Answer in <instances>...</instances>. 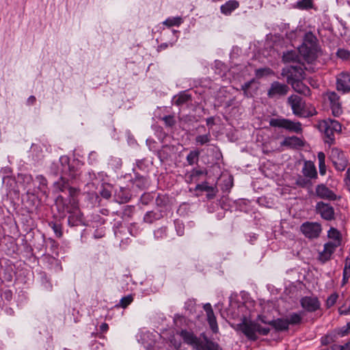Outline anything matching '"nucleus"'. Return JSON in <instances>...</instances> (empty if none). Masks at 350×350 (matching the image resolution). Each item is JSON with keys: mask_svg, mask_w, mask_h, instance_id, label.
Segmentation results:
<instances>
[{"mask_svg": "<svg viewBox=\"0 0 350 350\" xmlns=\"http://www.w3.org/2000/svg\"><path fill=\"white\" fill-rule=\"evenodd\" d=\"M180 336L185 343L191 346L196 350H222L217 342L209 340L204 334L201 335L203 340L197 337L192 332L186 329L181 330Z\"/></svg>", "mask_w": 350, "mask_h": 350, "instance_id": "nucleus-1", "label": "nucleus"}, {"mask_svg": "<svg viewBox=\"0 0 350 350\" xmlns=\"http://www.w3.org/2000/svg\"><path fill=\"white\" fill-rule=\"evenodd\" d=\"M287 104L291 107L293 113L300 118L312 117L317 114L315 108L307 107L305 100L297 94H292L287 98Z\"/></svg>", "mask_w": 350, "mask_h": 350, "instance_id": "nucleus-2", "label": "nucleus"}, {"mask_svg": "<svg viewBox=\"0 0 350 350\" xmlns=\"http://www.w3.org/2000/svg\"><path fill=\"white\" fill-rule=\"evenodd\" d=\"M318 51V40L317 37L311 32L306 33L301 46L299 49V52L304 57L307 62H311L317 58Z\"/></svg>", "mask_w": 350, "mask_h": 350, "instance_id": "nucleus-3", "label": "nucleus"}, {"mask_svg": "<svg viewBox=\"0 0 350 350\" xmlns=\"http://www.w3.org/2000/svg\"><path fill=\"white\" fill-rule=\"evenodd\" d=\"M319 129L324 133L325 143L331 146L335 142V134L341 132L342 126L338 121L327 118L319 122Z\"/></svg>", "mask_w": 350, "mask_h": 350, "instance_id": "nucleus-4", "label": "nucleus"}, {"mask_svg": "<svg viewBox=\"0 0 350 350\" xmlns=\"http://www.w3.org/2000/svg\"><path fill=\"white\" fill-rule=\"evenodd\" d=\"M62 211L69 214L68 224L70 226H79L83 224V215L78 203L74 199H70L68 202H63Z\"/></svg>", "mask_w": 350, "mask_h": 350, "instance_id": "nucleus-5", "label": "nucleus"}, {"mask_svg": "<svg viewBox=\"0 0 350 350\" xmlns=\"http://www.w3.org/2000/svg\"><path fill=\"white\" fill-rule=\"evenodd\" d=\"M60 161L62 163H67V166H64L62 170L63 175L54 183V187L57 191L63 192L67 189L70 185L68 179L64 177V175L68 174L70 178L73 179L75 178L77 173L75 167L70 165L68 157H61Z\"/></svg>", "mask_w": 350, "mask_h": 350, "instance_id": "nucleus-6", "label": "nucleus"}, {"mask_svg": "<svg viewBox=\"0 0 350 350\" xmlns=\"http://www.w3.org/2000/svg\"><path fill=\"white\" fill-rule=\"evenodd\" d=\"M269 125L272 127L282 128L289 132L301 133L303 129L301 122H294L284 118H271L269 120Z\"/></svg>", "mask_w": 350, "mask_h": 350, "instance_id": "nucleus-7", "label": "nucleus"}, {"mask_svg": "<svg viewBox=\"0 0 350 350\" xmlns=\"http://www.w3.org/2000/svg\"><path fill=\"white\" fill-rule=\"evenodd\" d=\"M257 323L253 321H248L244 318L241 323L237 324L234 327L237 332L243 334L249 340L256 341L258 337L256 334Z\"/></svg>", "mask_w": 350, "mask_h": 350, "instance_id": "nucleus-8", "label": "nucleus"}, {"mask_svg": "<svg viewBox=\"0 0 350 350\" xmlns=\"http://www.w3.org/2000/svg\"><path fill=\"white\" fill-rule=\"evenodd\" d=\"M300 232L308 239H318L323 231L322 225L317 221H305L299 226Z\"/></svg>", "mask_w": 350, "mask_h": 350, "instance_id": "nucleus-9", "label": "nucleus"}, {"mask_svg": "<svg viewBox=\"0 0 350 350\" xmlns=\"http://www.w3.org/2000/svg\"><path fill=\"white\" fill-rule=\"evenodd\" d=\"M314 211L317 215H319L322 219L326 221H332L336 219L334 208L329 203L323 201L317 202Z\"/></svg>", "mask_w": 350, "mask_h": 350, "instance_id": "nucleus-10", "label": "nucleus"}, {"mask_svg": "<svg viewBox=\"0 0 350 350\" xmlns=\"http://www.w3.org/2000/svg\"><path fill=\"white\" fill-rule=\"evenodd\" d=\"M289 90L290 88L288 85L275 81L270 84L267 94L269 98L278 99L285 96L289 92Z\"/></svg>", "mask_w": 350, "mask_h": 350, "instance_id": "nucleus-11", "label": "nucleus"}, {"mask_svg": "<svg viewBox=\"0 0 350 350\" xmlns=\"http://www.w3.org/2000/svg\"><path fill=\"white\" fill-rule=\"evenodd\" d=\"M330 159L336 170L342 172L347 167L349 161L344 152L337 148L331 150Z\"/></svg>", "mask_w": 350, "mask_h": 350, "instance_id": "nucleus-12", "label": "nucleus"}, {"mask_svg": "<svg viewBox=\"0 0 350 350\" xmlns=\"http://www.w3.org/2000/svg\"><path fill=\"white\" fill-rule=\"evenodd\" d=\"M282 75L286 77L287 83L304 79L305 71L302 65L291 66L283 69Z\"/></svg>", "mask_w": 350, "mask_h": 350, "instance_id": "nucleus-13", "label": "nucleus"}, {"mask_svg": "<svg viewBox=\"0 0 350 350\" xmlns=\"http://www.w3.org/2000/svg\"><path fill=\"white\" fill-rule=\"evenodd\" d=\"M326 96L329 102L332 114L336 117H338L342 113L340 96L335 92H327Z\"/></svg>", "mask_w": 350, "mask_h": 350, "instance_id": "nucleus-14", "label": "nucleus"}, {"mask_svg": "<svg viewBox=\"0 0 350 350\" xmlns=\"http://www.w3.org/2000/svg\"><path fill=\"white\" fill-rule=\"evenodd\" d=\"M301 306L308 312H314L320 309L321 303L317 297L305 296L300 299Z\"/></svg>", "mask_w": 350, "mask_h": 350, "instance_id": "nucleus-15", "label": "nucleus"}, {"mask_svg": "<svg viewBox=\"0 0 350 350\" xmlns=\"http://www.w3.org/2000/svg\"><path fill=\"white\" fill-rule=\"evenodd\" d=\"M336 90L343 94L350 92V72H342L336 77Z\"/></svg>", "mask_w": 350, "mask_h": 350, "instance_id": "nucleus-16", "label": "nucleus"}, {"mask_svg": "<svg viewBox=\"0 0 350 350\" xmlns=\"http://www.w3.org/2000/svg\"><path fill=\"white\" fill-rule=\"evenodd\" d=\"M315 194L318 198L329 201H334L337 199L336 194L324 184L316 186Z\"/></svg>", "mask_w": 350, "mask_h": 350, "instance_id": "nucleus-17", "label": "nucleus"}, {"mask_svg": "<svg viewBox=\"0 0 350 350\" xmlns=\"http://www.w3.org/2000/svg\"><path fill=\"white\" fill-rule=\"evenodd\" d=\"M203 308L206 313L207 321L213 333H217L219 327L217 323L216 317L215 316L211 304L207 303L204 304Z\"/></svg>", "mask_w": 350, "mask_h": 350, "instance_id": "nucleus-18", "label": "nucleus"}, {"mask_svg": "<svg viewBox=\"0 0 350 350\" xmlns=\"http://www.w3.org/2000/svg\"><path fill=\"white\" fill-rule=\"evenodd\" d=\"M336 248V245L325 243L323 245V250L319 253L318 260L321 263H325L331 259Z\"/></svg>", "mask_w": 350, "mask_h": 350, "instance_id": "nucleus-19", "label": "nucleus"}, {"mask_svg": "<svg viewBox=\"0 0 350 350\" xmlns=\"http://www.w3.org/2000/svg\"><path fill=\"white\" fill-rule=\"evenodd\" d=\"M203 175H207L206 170L193 168L185 174V179L188 184H191L193 183L199 181L200 177Z\"/></svg>", "mask_w": 350, "mask_h": 350, "instance_id": "nucleus-20", "label": "nucleus"}, {"mask_svg": "<svg viewBox=\"0 0 350 350\" xmlns=\"http://www.w3.org/2000/svg\"><path fill=\"white\" fill-rule=\"evenodd\" d=\"M301 172L306 178L316 179L318 177L317 171L314 163L311 161L304 162Z\"/></svg>", "mask_w": 350, "mask_h": 350, "instance_id": "nucleus-21", "label": "nucleus"}, {"mask_svg": "<svg viewBox=\"0 0 350 350\" xmlns=\"http://www.w3.org/2000/svg\"><path fill=\"white\" fill-rule=\"evenodd\" d=\"M288 83L291 85L292 88L296 92L305 96H310L311 95L310 88L302 82V79L289 81Z\"/></svg>", "mask_w": 350, "mask_h": 350, "instance_id": "nucleus-22", "label": "nucleus"}, {"mask_svg": "<svg viewBox=\"0 0 350 350\" xmlns=\"http://www.w3.org/2000/svg\"><path fill=\"white\" fill-rule=\"evenodd\" d=\"M262 322L272 326L277 332L287 331L289 327L287 319L284 318H278L268 322L262 321Z\"/></svg>", "mask_w": 350, "mask_h": 350, "instance_id": "nucleus-23", "label": "nucleus"}, {"mask_svg": "<svg viewBox=\"0 0 350 350\" xmlns=\"http://www.w3.org/2000/svg\"><path fill=\"white\" fill-rule=\"evenodd\" d=\"M327 238L331 241L327 243H332L336 245V247H339L342 242V234L340 232L334 227H331L327 231Z\"/></svg>", "mask_w": 350, "mask_h": 350, "instance_id": "nucleus-24", "label": "nucleus"}, {"mask_svg": "<svg viewBox=\"0 0 350 350\" xmlns=\"http://www.w3.org/2000/svg\"><path fill=\"white\" fill-rule=\"evenodd\" d=\"M131 194L130 191L126 188L120 187L116 191L115 198L116 202L120 204H124L130 200Z\"/></svg>", "mask_w": 350, "mask_h": 350, "instance_id": "nucleus-25", "label": "nucleus"}, {"mask_svg": "<svg viewBox=\"0 0 350 350\" xmlns=\"http://www.w3.org/2000/svg\"><path fill=\"white\" fill-rule=\"evenodd\" d=\"M239 7V1L236 0H230L226 1L220 8L221 12L225 15H230L234 10Z\"/></svg>", "mask_w": 350, "mask_h": 350, "instance_id": "nucleus-26", "label": "nucleus"}, {"mask_svg": "<svg viewBox=\"0 0 350 350\" xmlns=\"http://www.w3.org/2000/svg\"><path fill=\"white\" fill-rule=\"evenodd\" d=\"M300 55L296 51H288L284 53L282 56V60L284 63H299Z\"/></svg>", "mask_w": 350, "mask_h": 350, "instance_id": "nucleus-27", "label": "nucleus"}, {"mask_svg": "<svg viewBox=\"0 0 350 350\" xmlns=\"http://www.w3.org/2000/svg\"><path fill=\"white\" fill-rule=\"evenodd\" d=\"M191 100V95L181 92L174 97V103L177 106H181Z\"/></svg>", "mask_w": 350, "mask_h": 350, "instance_id": "nucleus-28", "label": "nucleus"}, {"mask_svg": "<svg viewBox=\"0 0 350 350\" xmlns=\"http://www.w3.org/2000/svg\"><path fill=\"white\" fill-rule=\"evenodd\" d=\"M200 152L198 150H191L186 157V160L189 165L197 163L199 161Z\"/></svg>", "mask_w": 350, "mask_h": 350, "instance_id": "nucleus-29", "label": "nucleus"}, {"mask_svg": "<svg viewBox=\"0 0 350 350\" xmlns=\"http://www.w3.org/2000/svg\"><path fill=\"white\" fill-rule=\"evenodd\" d=\"M161 217L162 215L161 213H156L154 211H148L145 214L144 217V221L146 223L152 224L154 221L161 219Z\"/></svg>", "mask_w": 350, "mask_h": 350, "instance_id": "nucleus-30", "label": "nucleus"}, {"mask_svg": "<svg viewBox=\"0 0 350 350\" xmlns=\"http://www.w3.org/2000/svg\"><path fill=\"white\" fill-rule=\"evenodd\" d=\"M288 326L291 325H297L301 323L302 321V316L301 314L293 312L289 314L288 317L286 319Z\"/></svg>", "mask_w": 350, "mask_h": 350, "instance_id": "nucleus-31", "label": "nucleus"}, {"mask_svg": "<svg viewBox=\"0 0 350 350\" xmlns=\"http://www.w3.org/2000/svg\"><path fill=\"white\" fill-rule=\"evenodd\" d=\"M211 136L210 133L208 132V133H206L205 135H198L196 137L195 140H196V144L202 146V145L208 144L211 141Z\"/></svg>", "mask_w": 350, "mask_h": 350, "instance_id": "nucleus-32", "label": "nucleus"}, {"mask_svg": "<svg viewBox=\"0 0 350 350\" xmlns=\"http://www.w3.org/2000/svg\"><path fill=\"white\" fill-rule=\"evenodd\" d=\"M301 142V141L299 137L296 136H293L286 137L281 144L282 146H289L291 145H299Z\"/></svg>", "mask_w": 350, "mask_h": 350, "instance_id": "nucleus-33", "label": "nucleus"}, {"mask_svg": "<svg viewBox=\"0 0 350 350\" xmlns=\"http://www.w3.org/2000/svg\"><path fill=\"white\" fill-rule=\"evenodd\" d=\"M133 296L132 295H128L125 297H123L120 301L119 304L117 305L118 307H120L122 308H126L128 306H129L133 301Z\"/></svg>", "mask_w": 350, "mask_h": 350, "instance_id": "nucleus-34", "label": "nucleus"}, {"mask_svg": "<svg viewBox=\"0 0 350 350\" xmlns=\"http://www.w3.org/2000/svg\"><path fill=\"white\" fill-rule=\"evenodd\" d=\"M49 225L53 230L57 237L61 238L62 237L63 232L61 224L51 221L49 224Z\"/></svg>", "mask_w": 350, "mask_h": 350, "instance_id": "nucleus-35", "label": "nucleus"}, {"mask_svg": "<svg viewBox=\"0 0 350 350\" xmlns=\"http://www.w3.org/2000/svg\"><path fill=\"white\" fill-rule=\"evenodd\" d=\"M254 82V80L252 79L241 85V90H243V94L245 97L250 98L253 96L252 93L250 91V88Z\"/></svg>", "mask_w": 350, "mask_h": 350, "instance_id": "nucleus-36", "label": "nucleus"}, {"mask_svg": "<svg viewBox=\"0 0 350 350\" xmlns=\"http://www.w3.org/2000/svg\"><path fill=\"white\" fill-rule=\"evenodd\" d=\"M338 58L350 62V51L344 49H339L336 52Z\"/></svg>", "mask_w": 350, "mask_h": 350, "instance_id": "nucleus-37", "label": "nucleus"}, {"mask_svg": "<svg viewBox=\"0 0 350 350\" xmlns=\"http://www.w3.org/2000/svg\"><path fill=\"white\" fill-rule=\"evenodd\" d=\"M182 23V19L180 17L169 18L166 19L163 24L167 27L179 26Z\"/></svg>", "mask_w": 350, "mask_h": 350, "instance_id": "nucleus-38", "label": "nucleus"}, {"mask_svg": "<svg viewBox=\"0 0 350 350\" xmlns=\"http://www.w3.org/2000/svg\"><path fill=\"white\" fill-rule=\"evenodd\" d=\"M297 8L301 10H308L312 8V0H301L297 2Z\"/></svg>", "mask_w": 350, "mask_h": 350, "instance_id": "nucleus-39", "label": "nucleus"}, {"mask_svg": "<svg viewBox=\"0 0 350 350\" xmlns=\"http://www.w3.org/2000/svg\"><path fill=\"white\" fill-rule=\"evenodd\" d=\"M133 183L138 188L143 189L146 188L147 185V180L142 176H136L133 180Z\"/></svg>", "mask_w": 350, "mask_h": 350, "instance_id": "nucleus-40", "label": "nucleus"}, {"mask_svg": "<svg viewBox=\"0 0 350 350\" xmlns=\"http://www.w3.org/2000/svg\"><path fill=\"white\" fill-rule=\"evenodd\" d=\"M36 179L39 181L38 188L44 193L46 194V186L47 180L42 175H39L36 177Z\"/></svg>", "mask_w": 350, "mask_h": 350, "instance_id": "nucleus-41", "label": "nucleus"}, {"mask_svg": "<svg viewBox=\"0 0 350 350\" xmlns=\"http://www.w3.org/2000/svg\"><path fill=\"white\" fill-rule=\"evenodd\" d=\"M338 298V295L336 293L331 294L326 300V307L329 308L332 307L336 303Z\"/></svg>", "mask_w": 350, "mask_h": 350, "instance_id": "nucleus-42", "label": "nucleus"}, {"mask_svg": "<svg viewBox=\"0 0 350 350\" xmlns=\"http://www.w3.org/2000/svg\"><path fill=\"white\" fill-rule=\"evenodd\" d=\"M273 73V70L269 68H259L256 70V75L258 77H262L265 75H269Z\"/></svg>", "mask_w": 350, "mask_h": 350, "instance_id": "nucleus-43", "label": "nucleus"}, {"mask_svg": "<svg viewBox=\"0 0 350 350\" xmlns=\"http://www.w3.org/2000/svg\"><path fill=\"white\" fill-rule=\"evenodd\" d=\"M195 190L201 191H213V187L208 185L206 182L202 183V184H198L196 186Z\"/></svg>", "mask_w": 350, "mask_h": 350, "instance_id": "nucleus-44", "label": "nucleus"}, {"mask_svg": "<svg viewBox=\"0 0 350 350\" xmlns=\"http://www.w3.org/2000/svg\"><path fill=\"white\" fill-rule=\"evenodd\" d=\"M310 183L309 180L299 176L296 180V184L301 187H306Z\"/></svg>", "mask_w": 350, "mask_h": 350, "instance_id": "nucleus-45", "label": "nucleus"}, {"mask_svg": "<svg viewBox=\"0 0 350 350\" xmlns=\"http://www.w3.org/2000/svg\"><path fill=\"white\" fill-rule=\"evenodd\" d=\"M257 330H256V334H259L262 336H267L270 332V329L268 327H262L259 323H257Z\"/></svg>", "mask_w": 350, "mask_h": 350, "instance_id": "nucleus-46", "label": "nucleus"}, {"mask_svg": "<svg viewBox=\"0 0 350 350\" xmlns=\"http://www.w3.org/2000/svg\"><path fill=\"white\" fill-rule=\"evenodd\" d=\"M165 124L168 126H172L175 124V120L172 116H166L163 118Z\"/></svg>", "mask_w": 350, "mask_h": 350, "instance_id": "nucleus-47", "label": "nucleus"}, {"mask_svg": "<svg viewBox=\"0 0 350 350\" xmlns=\"http://www.w3.org/2000/svg\"><path fill=\"white\" fill-rule=\"evenodd\" d=\"M196 306V300L194 299H188L185 304V308L187 310L191 311L194 309Z\"/></svg>", "mask_w": 350, "mask_h": 350, "instance_id": "nucleus-48", "label": "nucleus"}, {"mask_svg": "<svg viewBox=\"0 0 350 350\" xmlns=\"http://www.w3.org/2000/svg\"><path fill=\"white\" fill-rule=\"evenodd\" d=\"M333 342V338L330 335H325L321 338V342L323 345H327Z\"/></svg>", "mask_w": 350, "mask_h": 350, "instance_id": "nucleus-49", "label": "nucleus"}, {"mask_svg": "<svg viewBox=\"0 0 350 350\" xmlns=\"http://www.w3.org/2000/svg\"><path fill=\"white\" fill-rule=\"evenodd\" d=\"M343 275H350V259L349 257L345 259Z\"/></svg>", "mask_w": 350, "mask_h": 350, "instance_id": "nucleus-50", "label": "nucleus"}, {"mask_svg": "<svg viewBox=\"0 0 350 350\" xmlns=\"http://www.w3.org/2000/svg\"><path fill=\"white\" fill-rule=\"evenodd\" d=\"M100 195L105 198V199H109L111 198V191L109 190H108L106 188H103L100 191Z\"/></svg>", "mask_w": 350, "mask_h": 350, "instance_id": "nucleus-51", "label": "nucleus"}, {"mask_svg": "<svg viewBox=\"0 0 350 350\" xmlns=\"http://www.w3.org/2000/svg\"><path fill=\"white\" fill-rule=\"evenodd\" d=\"M319 163H325V154L323 152H318L317 154Z\"/></svg>", "mask_w": 350, "mask_h": 350, "instance_id": "nucleus-52", "label": "nucleus"}, {"mask_svg": "<svg viewBox=\"0 0 350 350\" xmlns=\"http://www.w3.org/2000/svg\"><path fill=\"white\" fill-rule=\"evenodd\" d=\"M338 350H350V342L345 343L343 345H336Z\"/></svg>", "mask_w": 350, "mask_h": 350, "instance_id": "nucleus-53", "label": "nucleus"}, {"mask_svg": "<svg viewBox=\"0 0 350 350\" xmlns=\"http://www.w3.org/2000/svg\"><path fill=\"white\" fill-rule=\"evenodd\" d=\"M319 173L321 176H323L326 173V165L325 163H319Z\"/></svg>", "mask_w": 350, "mask_h": 350, "instance_id": "nucleus-54", "label": "nucleus"}, {"mask_svg": "<svg viewBox=\"0 0 350 350\" xmlns=\"http://www.w3.org/2000/svg\"><path fill=\"white\" fill-rule=\"evenodd\" d=\"M109 329V325L106 323H103L100 326V330L102 333L107 332Z\"/></svg>", "mask_w": 350, "mask_h": 350, "instance_id": "nucleus-55", "label": "nucleus"}, {"mask_svg": "<svg viewBox=\"0 0 350 350\" xmlns=\"http://www.w3.org/2000/svg\"><path fill=\"white\" fill-rule=\"evenodd\" d=\"M343 329H345L342 331V335L348 334L350 331V321L347 323L346 327H343Z\"/></svg>", "mask_w": 350, "mask_h": 350, "instance_id": "nucleus-56", "label": "nucleus"}, {"mask_svg": "<svg viewBox=\"0 0 350 350\" xmlns=\"http://www.w3.org/2000/svg\"><path fill=\"white\" fill-rule=\"evenodd\" d=\"M345 181L347 185H350V167L347 170Z\"/></svg>", "mask_w": 350, "mask_h": 350, "instance_id": "nucleus-57", "label": "nucleus"}, {"mask_svg": "<svg viewBox=\"0 0 350 350\" xmlns=\"http://www.w3.org/2000/svg\"><path fill=\"white\" fill-rule=\"evenodd\" d=\"M36 97L34 96H30L27 100V103L29 105H33L36 102Z\"/></svg>", "mask_w": 350, "mask_h": 350, "instance_id": "nucleus-58", "label": "nucleus"}, {"mask_svg": "<svg viewBox=\"0 0 350 350\" xmlns=\"http://www.w3.org/2000/svg\"><path fill=\"white\" fill-rule=\"evenodd\" d=\"M67 189H68L70 196L71 197L74 196L77 192V189L74 187H70V185Z\"/></svg>", "mask_w": 350, "mask_h": 350, "instance_id": "nucleus-59", "label": "nucleus"}, {"mask_svg": "<svg viewBox=\"0 0 350 350\" xmlns=\"http://www.w3.org/2000/svg\"><path fill=\"white\" fill-rule=\"evenodd\" d=\"M338 312H339V314L341 315H346L350 312V306L347 310H342L341 309H339Z\"/></svg>", "mask_w": 350, "mask_h": 350, "instance_id": "nucleus-60", "label": "nucleus"}, {"mask_svg": "<svg viewBox=\"0 0 350 350\" xmlns=\"http://www.w3.org/2000/svg\"><path fill=\"white\" fill-rule=\"evenodd\" d=\"M208 126L214 124V118L213 117L208 118L206 120Z\"/></svg>", "mask_w": 350, "mask_h": 350, "instance_id": "nucleus-61", "label": "nucleus"}, {"mask_svg": "<svg viewBox=\"0 0 350 350\" xmlns=\"http://www.w3.org/2000/svg\"><path fill=\"white\" fill-rule=\"evenodd\" d=\"M5 295L7 299H9L12 297V293L10 291H8L5 292Z\"/></svg>", "mask_w": 350, "mask_h": 350, "instance_id": "nucleus-62", "label": "nucleus"}, {"mask_svg": "<svg viewBox=\"0 0 350 350\" xmlns=\"http://www.w3.org/2000/svg\"><path fill=\"white\" fill-rule=\"evenodd\" d=\"M349 275H343V278H342V283H343V284H345L347 282Z\"/></svg>", "mask_w": 350, "mask_h": 350, "instance_id": "nucleus-63", "label": "nucleus"}, {"mask_svg": "<svg viewBox=\"0 0 350 350\" xmlns=\"http://www.w3.org/2000/svg\"><path fill=\"white\" fill-rule=\"evenodd\" d=\"M167 47V44H162L159 46L160 49H165Z\"/></svg>", "mask_w": 350, "mask_h": 350, "instance_id": "nucleus-64", "label": "nucleus"}]
</instances>
